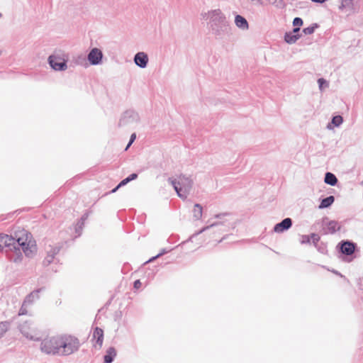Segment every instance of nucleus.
<instances>
[{
    "label": "nucleus",
    "mask_w": 363,
    "mask_h": 363,
    "mask_svg": "<svg viewBox=\"0 0 363 363\" xmlns=\"http://www.w3.org/2000/svg\"><path fill=\"white\" fill-rule=\"evenodd\" d=\"M16 247H21L26 256L28 257H33L37 250L35 241L32 239L31 234L26 230L22 231L19 235L16 234L15 237L0 234L1 250L5 248L6 252H10Z\"/></svg>",
    "instance_id": "nucleus-1"
},
{
    "label": "nucleus",
    "mask_w": 363,
    "mask_h": 363,
    "mask_svg": "<svg viewBox=\"0 0 363 363\" xmlns=\"http://www.w3.org/2000/svg\"><path fill=\"white\" fill-rule=\"evenodd\" d=\"M202 16L207 21L209 31L216 39L220 40L230 35V22L220 9L208 11Z\"/></svg>",
    "instance_id": "nucleus-2"
},
{
    "label": "nucleus",
    "mask_w": 363,
    "mask_h": 363,
    "mask_svg": "<svg viewBox=\"0 0 363 363\" xmlns=\"http://www.w3.org/2000/svg\"><path fill=\"white\" fill-rule=\"evenodd\" d=\"M168 182L172 185L177 196L182 200L187 199L194 184L193 180L189 177L183 174L179 175L177 179L169 177Z\"/></svg>",
    "instance_id": "nucleus-3"
},
{
    "label": "nucleus",
    "mask_w": 363,
    "mask_h": 363,
    "mask_svg": "<svg viewBox=\"0 0 363 363\" xmlns=\"http://www.w3.org/2000/svg\"><path fill=\"white\" fill-rule=\"evenodd\" d=\"M60 356H69L79 350L80 342L77 337L70 335H60Z\"/></svg>",
    "instance_id": "nucleus-4"
},
{
    "label": "nucleus",
    "mask_w": 363,
    "mask_h": 363,
    "mask_svg": "<svg viewBox=\"0 0 363 363\" xmlns=\"http://www.w3.org/2000/svg\"><path fill=\"white\" fill-rule=\"evenodd\" d=\"M40 350L47 354L60 356V335L44 339L41 342Z\"/></svg>",
    "instance_id": "nucleus-5"
},
{
    "label": "nucleus",
    "mask_w": 363,
    "mask_h": 363,
    "mask_svg": "<svg viewBox=\"0 0 363 363\" xmlns=\"http://www.w3.org/2000/svg\"><path fill=\"white\" fill-rule=\"evenodd\" d=\"M230 228V223H227V220H223L218 222H214L211 223L210 225L202 228L200 230L194 233L189 238L190 240L201 233L209 230V229H215V232H225Z\"/></svg>",
    "instance_id": "nucleus-6"
},
{
    "label": "nucleus",
    "mask_w": 363,
    "mask_h": 363,
    "mask_svg": "<svg viewBox=\"0 0 363 363\" xmlns=\"http://www.w3.org/2000/svg\"><path fill=\"white\" fill-rule=\"evenodd\" d=\"M63 245L64 243L59 242L55 245H49L46 247L47 255L43 261V265L44 267H48L54 262L55 256L60 252Z\"/></svg>",
    "instance_id": "nucleus-7"
},
{
    "label": "nucleus",
    "mask_w": 363,
    "mask_h": 363,
    "mask_svg": "<svg viewBox=\"0 0 363 363\" xmlns=\"http://www.w3.org/2000/svg\"><path fill=\"white\" fill-rule=\"evenodd\" d=\"M48 62L55 71H65L67 68V60L56 53L50 55Z\"/></svg>",
    "instance_id": "nucleus-8"
},
{
    "label": "nucleus",
    "mask_w": 363,
    "mask_h": 363,
    "mask_svg": "<svg viewBox=\"0 0 363 363\" xmlns=\"http://www.w3.org/2000/svg\"><path fill=\"white\" fill-rule=\"evenodd\" d=\"M140 117L138 113L133 109L125 111L121 116L118 125L126 126L136 123L139 121Z\"/></svg>",
    "instance_id": "nucleus-9"
},
{
    "label": "nucleus",
    "mask_w": 363,
    "mask_h": 363,
    "mask_svg": "<svg viewBox=\"0 0 363 363\" xmlns=\"http://www.w3.org/2000/svg\"><path fill=\"white\" fill-rule=\"evenodd\" d=\"M322 226L323 233L325 235L334 234L341 228V225L337 221L330 220L326 216L322 218Z\"/></svg>",
    "instance_id": "nucleus-10"
},
{
    "label": "nucleus",
    "mask_w": 363,
    "mask_h": 363,
    "mask_svg": "<svg viewBox=\"0 0 363 363\" xmlns=\"http://www.w3.org/2000/svg\"><path fill=\"white\" fill-rule=\"evenodd\" d=\"M103 57L102 51L97 48H94L88 53L86 60L91 65H99L101 64Z\"/></svg>",
    "instance_id": "nucleus-11"
},
{
    "label": "nucleus",
    "mask_w": 363,
    "mask_h": 363,
    "mask_svg": "<svg viewBox=\"0 0 363 363\" xmlns=\"http://www.w3.org/2000/svg\"><path fill=\"white\" fill-rule=\"evenodd\" d=\"M338 246L342 254L350 256L354 252L357 245L350 240H342L338 244Z\"/></svg>",
    "instance_id": "nucleus-12"
},
{
    "label": "nucleus",
    "mask_w": 363,
    "mask_h": 363,
    "mask_svg": "<svg viewBox=\"0 0 363 363\" xmlns=\"http://www.w3.org/2000/svg\"><path fill=\"white\" fill-rule=\"evenodd\" d=\"M292 223L291 218H286L274 226V231L278 233H283L289 230L292 226Z\"/></svg>",
    "instance_id": "nucleus-13"
},
{
    "label": "nucleus",
    "mask_w": 363,
    "mask_h": 363,
    "mask_svg": "<svg viewBox=\"0 0 363 363\" xmlns=\"http://www.w3.org/2000/svg\"><path fill=\"white\" fill-rule=\"evenodd\" d=\"M135 64L140 68H145L148 63V56L144 52H138L134 56Z\"/></svg>",
    "instance_id": "nucleus-14"
},
{
    "label": "nucleus",
    "mask_w": 363,
    "mask_h": 363,
    "mask_svg": "<svg viewBox=\"0 0 363 363\" xmlns=\"http://www.w3.org/2000/svg\"><path fill=\"white\" fill-rule=\"evenodd\" d=\"M43 290V288H40L36 290L33 291L29 294H28L23 303V306H27L28 305L32 304L35 301L39 299L40 296L39 294Z\"/></svg>",
    "instance_id": "nucleus-15"
},
{
    "label": "nucleus",
    "mask_w": 363,
    "mask_h": 363,
    "mask_svg": "<svg viewBox=\"0 0 363 363\" xmlns=\"http://www.w3.org/2000/svg\"><path fill=\"white\" fill-rule=\"evenodd\" d=\"M93 341L95 342L94 347L99 346L100 348L102 346L104 341V331L101 328L96 327L93 332Z\"/></svg>",
    "instance_id": "nucleus-16"
},
{
    "label": "nucleus",
    "mask_w": 363,
    "mask_h": 363,
    "mask_svg": "<svg viewBox=\"0 0 363 363\" xmlns=\"http://www.w3.org/2000/svg\"><path fill=\"white\" fill-rule=\"evenodd\" d=\"M30 325L31 323L29 321H25L19 325V330L21 334L29 340H34V337L32 335L30 330Z\"/></svg>",
    "instance_id": "nucleus-17"
},
{
    "label": "nucleus",
    "mask_w": 363,
    "mask_h": 363,
    "mask_svg": "<svg viewBox=\"0 0 363 363\" xmlns=\"http://www.w3.org/2000/svg\"><path fill=\"white\" fill-rule=\"evenodd\" d=\"M116 350L113 347H110L107 349L105 355L104 356V363H112L116 357Z\"/></svg>",
    "instance_id": "nucleus-18"
},
{
    "label": "nucleus",
    "mask_w": 363,
    "mask_h": 363,
    "mask_svg": "<svg viewBox=\"0 0 363 363\" xmlns=\"http://www.w3.org/2000/svg\"><path fill=\"white\" fill-rule=\"evenodd\" d=\"M235 26L242 29V30H247L249 28V24L245 18H244L241 15H236L235 17Z\"/></svg>",
    "instance_id": "nucleus-19"
},
{
    "label": "nucleus",
    "mask_w": 363,
    "mask_h": 363,
    "mask_svg": "<svg viewBox=\"0 0 363 363\" xmlns=\"http://www.w3.org/2000/svg\"><path fill=\"white\" fill-rule=\"evenodd\" d=\"M301 35L294 34L291 32H286L284 34V40L288 44H294L300 38Z\"/></svg>",
    "instance_id": "nucleus-20"
},
{
    "label": "nucleus",
    "mask_w": 363,
    "mask_h": 363,
    "mask_svg": "<svg viewBox=\"0 0 363 363\" xmlns=\"http://www.w3.org/2000/svg\"><path fill=\"white\" fill-rule=\"evenodd\" d=\"M335 201V197L333 196H329L320 201V203L318 206V208L324 209L330 207Z\"/></svg>",
    "instance_id": "nucleus-21"
},
{
    "label": "nucleus",
    "mask_w": 363,
    "mask_h": 363,
    "mask_svg": "<svg viewBox=\"0 0 363 363\" xmlns=\"http://www.w3.org/2000/svg\"><path fill=\"white\" fill-rule=\"evenodd\" d=\"M324 182L330 186H335L338 182L336 176L331 172H326L325 174Z\"/></svg>",
    "instance_id": "nucleus-22"
},
{
    "label": "nucleus",
    "mask_w": 363,
    "mask_h": 363,
    "mask_svg": "<svg viewBox=\"0 0 363 363\" xmlns=\"http://www.w3.org/2000/svg\"><path fill=\"white\" fill-rule=\"evenodd\" d=\"M11 252H13L14 255L12 257H11V258H10L11 261H12L15 263L21 262L23 259L22 248L16 247V250H13Z\"/></svg>",
    "instance_id": "nucleus-23"
},
{
    "label": "nucleus",
    "mask_w": 363,
    "mask_h": 363,
    "mask_svg": "<svg viewBox=\"0 0 363 363\" xmlns=\"http://www.w3.org/2000/svg\"><path fill=\"white\" fill-rule=\"evenodd\" d=\"M340 10H347L352 11L354 10L353 0H341V4L339 6Z\"/></svg>",
    "instance_id": "nucleus-24"
},
{
    "label": "nucleus",
    "mask_w": 363,
    "mask_h": 363,
    "mask_svg": "<svg viewBox=\"0 0 363 363\" xmlns=\"http://www.w3.org/2000/svg\"><path fill=\"white\" fill-rule=\"evenodd\" d=\"M203 214L202 206L199 203H196L193 209V217L195 220H199L201 218Z\"/></svg>",
    "instance_id": "nucleus-25"
},
{
    "label": "nucleus",
    "mask_w": 363,
    "mask_h": 363,
    "mask_svg": "<svg viewBox=\"0 0 363 363\" xmlns=\"http://www.w3.org/2000/svg\"><path fill=\"white\" fill-rule=\"evenodd\" d=\"M11 327L10 321H2L0 322V338H1L4 334L9 330Z\"/></svg>",
    "instance_id": "nucleus-26"
},
{
    "label": "nucleus",
    "mask_w": 363,
    "mask_h": 363,
    "mask_svg": "<svg viewBox=\"0 0 363 363\" xmlns=\"http://www.w3.org/2000/svg\"><path fill=\"white\" fill-rule=\"evenodd\" d=\"M86 58L84 55H80L73 59V62L76 65H86Z\"/></svg>",
    "instance_id": "nucleus-27"
},
{
    "label": "nucleus",
    "mask_w": 363,
    "mask_h": 363,
    "mask_svg": "<svg viewBox=\"0 0 363 363\" xmlns=\"http://www.w3.org/2000/svg\"><path fill=\"white\" fill-rule=\"evenodd\" d=\"M318 27V25L317 23H313L310 26L305 28L303 29L302 32L305 35H311L313 34L315 31V29Z\"/></svg>",
    "instance_id": "nucleus-28"
},
{
    "label": "nucleus",
    "mask_w": 363,
    "mask_h": 363,
    "mask_svg": "<svg viewBox=\"0 0 363 363\" xmlns=\"http://www.w3.org/2000/svg\"><path fill=\"white\" fill-rule=\"evenodd\" d=\"M343 122V118L340 115L335 116L332 118L331 123L334 126L338 127Z\"/></svg>",
    "instance_id": "nucleus-29"
},
{
    "label": "nucleus",
    "mask_w": 363,
    "mask_h": 363,
    "mask_svg": "<svg viewBox=\"0 0 363 363\" xmlns=\"http://www.w3.org/2000/svg\"><path fill=\"white\" fill-rule=\"evenodd\" d=\"M318 84L319 89L320 90H323V89L325 88V87H328V85H329L328 81H326L323 78H319L318 79Z\"/></svg>",
    "instance_id": "nucleus-30"
},
{
    "label": "nucleus",
    "mask_w": 363,
    "mask_h": 363,
    "mask_svg": "<svg viewBox=\"0 0 363 363\" xmlns=\"http://www.w3.org/2000/svg\"><path fill=\"white\" fill-rule=\"evenodd\" d=\"M312 240V242L314 246H317V244H318V242L320 240V236L316 233H311V240Z\"/></svg>",
    "instance_id": "nucleus-31"
},
{
    "label": "nucleus",
    "mask_w": 363,
    "mask_h": 363,
    "mask_svg": "<svg viewBox=\"0 0 363 363\" xmlns=\"http://www.w3.org/2000/svg\"><path fill=\"white\" fill-rule=\"evenodd\" d=\"M318 251L322 254H325L327 252L326 245L324 243L317 244V246H315Z\"/></svg>",
    "instance_id": "nucleus-32"
},
{
    "label": "nucleus",
    "mask_w": 363,
    "mask_h": 363,
    "mask_svg": "<svg viewBox=\"0 0 363 363\" xmlns=\"http://www.w3.org/2000/svg\"><path fill=\"white\" fill-rule=\"evenodd\" d=\"M303 21L302 18H301L299 17H296L293 20L294 26L300 27L301 26L303 25Z\"/></svg>",
    "instance_id": "nucleus-33"
},
{
    "label": "nucleus",
    "mask_w": 363,
    "mask_h": 363,
    "mask_svg": "<svg viewBox=\"0 0 363 363\" xmlns=\"http://www.w3.org/2000/svg\"><path fill=\"white\" fill-rule=\"evenodd\" d=\"M301 244H310L311 243V235H302L301 240Z\"/></svg>",
    "instance_id": "nucleus-34"
},
{
    "label": "nucleus",
    "mask_w": 363,
    "mask_h": 363,
    "mask_svg": "<svg viewBox=\"0 0 363 363\" xmlns=\"http://www.w3.org/2000/svg\"><path fill=\"white\" fill-rule=\"evenodd\" d=\"M229 215L230 213H221L214 215V218L222 220L223 219L224 217L228 216Z\"/></svg>",
    "instance_id": "nucleus-35"
},
{
    "label": "nucleus",
    "mask_w": 363,
    "mask_h": 363,
    "mask_svg": "<svg viewBox=\"0 0 363 363\" xmlns=\"http://www.w3.org/2000/svg\"><path fill=\"white\" fill-rule=\"evenodd\" d=\"M252 3H256L258 5L264 6L266 4L267 0H249Z\"/></svg>",
    "instance_id": "nucleus-36"
},
{
    "label": "nucleus",
    "mask_w": 363,
    "mask_h": 363,
    "mask_svg": "<svg viewBox=\"0 0 363 363\" xmlns=\"http://www.w3.org/2000/svg\"><path fill=\"white\" fill-rule=\"evenodd\" d=\"M83 225H84L83 222L79 221V223H77V226L76 228V233H78L79 235H80L79 230H82Z\"/></svg>",
    "instance_id": "nucleus-37"
},
{
    "label": "nucleus",
    "mask_w": 363,
    "mask_h": 363,
    "mask_svg": "<svg viewBox=\"0 0 363 363\" xmlns=\"http://www.w3.org/2000/svg\"><path fill=\"white\" fill-rule=\"evenodd\" d=\"M170 250H167L165 248L162 249L160 252L157 255V257H160L161 256H162V255L167 254V252H169Z\"/></svg>",
    "instance_id": "nucleus-38"
},
{
    "label": "nucleus",
    "mask_w": 363,
    "mask_h": 363,
    "mask_svg": "<svg viewBox=\"0 0 363 363\" xmlns=\"http://www.w3.org/2000/svg\"><path fill=\"white\" fill-rule=\"evenodd\" d=\"M142 285L141 281L139 279H137L133 283V287L136 289H139Z\"/></svg>",
    "instance_id": "nucleus-39"
},
{
    "label": "nucleus",
    "mask_w": 363,
    "mask_h": 363,
    "mask_svg": "<svg viewBox=\"0 0 363 363\" xmlns=\"http://www.w3.org/2000/svg\"><path fill=\"white\" fill-rule=\"evenodd\" d=\"M128 177H130V180L133 181L138 178V174L133 173V174H130Z\"/></svg>",
    "instance_id": "nucleus-40"
},
{
    "label": "nucleus",
    "mask_w": 363,
    "mask_h": 363,
    "mask_svg": "<svg viewBox=\"0 0 363 363\" xmlns=\"http://www.w3.org/2000/svg\"><path fill=\"white\" fill-rule=\"evenodd\" d=\"M127 184H128V182H127L126 179L125 178L120 182L119 186L122 187V186L126 185Z\"/></svg>",
    "instance_id": "nucleus-41"
},
{
    "label": "nucleus",
    "mask_w": 363,
    "mask_h": 363,
    "mask_svg": "<svg viewBox=\"0 0 363 363\" xmlns=\"http://www.w3.org/2000/svg\"><path fill=\"white\" fill-rule=\"evenodd\" d=\"M300 31V28L299 27H296V26H294V28H293V30L291 33H294V34H298V32Z\"/></svg>",
    "instance_id": "nucleus-42"
},
{
    "label": "nucleus",
    "mask_w": 363,
    "mask_h": 363,
    "mask_svg": "<svg viewBox=\"0 0 363 363\" xmlns=\"http://www.w3.org/2000/svg\"><path fill=\"white\" fill-rule=\"evenodd\" d=\"M136 138V134L135 133H133L131 135H130V143H133L135 140Z\"/></svg>",
    "instance_id": "nucleus-43"
},
{
    "label": "nucleus",
    "mask_w": 363,
    "mask_h": 363,
    "mask_svg": "<svg viewBox=\"0 0 363 363\" xmlns=\"http://www.w3.org/2000/svg\"><path fill=\"white\" fill-rule=\"evenodd\" d=\"M121 186H119V184L115 187L113 188L111 191V193H115L118 191V189L119 188H121Z\"/></svg>",
    "instance_id": "nucleus-44"
},
{
    "label": "nucleus",
    "mask_w": 363,
    "mask_h": 363,
    "mask_svg": "<svg viewBox=\"0 0 363 363\" xmlns=\"http://www.w3.org/2000/svg\"><path fill=\"white\" fill-rule=\"evenodd\" d=\"M26 313V311L23 308V306H22L21 308L20 309V315H24Z\"/></svg>",
    "instance_id": "nucleus-45"
},
{
    "label": "nucleus",
    "mask_w": 363,
    "mask_h": 363,
    "mask_svg": "<svg viewBox=\"0 0 363 363\" xmlns=\"http://www.w3.org/2000/svg\"><path fill=\"white\" fill-rule=\"evenodd\" d=\"M157 258H159V257H157V255H155V256L151 257L148 261H147V262H152Z\"/></svg>",
    "instance_id": "nucleus-46"
},
{
    "label": "nucleus",
    "mask_w": 363,
    "mask_h": 363,
    "mask_svg": "<svg viewBox=\"0 0 363 363\" xmlns=\"http://www.w3.org/2000/svg\"><path fill=\"white\" fill-rule=\"evenodd\" d=\"M87 218V215L84 214V216H82V218H81V220L79 222H83L84 221V220H86Z\"/></svg>",
    "instance_id": "nucleus-47"
},
{
    "label": "nucleus",
    "mask_w": 363,
    "mask_h": 363,
    "mask_svg": "<svg viewBox=\"0 0 363 363\" xmlns=\"http://www.w3.org/2000/svg\"><path fill=\"white\" fill-rule=\"evenodd\" d=\"M333 272L337 275L342 277V274L336 270H333Z\"/></svg>",
    "instance_id": "nucleus-48"
},
{
    "label": "nucleus",
    "mask_w": 363,
    "mask_h": 363,
    "mask_svg": "<svg viewBox=\"0 0 363 363\" xmlns=\"http://www.w3.org/2000/svg\"><path fill=\"white\" fill-rule=\"evenodd\" d=\"M131 145H132V143H130V141H129L128 145H127V146H126V147H125V150H128L130 147Z\"/></svg>",
    "instance_id": "nucleus-49"
},
{
    "label": "nucleus",
    "mask_w": 363,
    "mask_h": 363,
    "mask_svg": "<svg viewBox=\"0 0 363 363\" xmlns=\"http://www.w3.org/2000/svg\"><path fill=\"white\" fill-rule=\"evenodd\" d=\"M225 239V236L223 237L218 242H221L223 240H224Z\"/></svg>",
    "instance_id": "nucleus-50"
},
{
    "label": "nucleus",
    "mask_w": 363,
    "mask_h": 363,
    "mask_svg": "<svg viewBox=\"0 0 363 363\" xmlns=\"http://www.w3.org/2000/svg\"><path fill=\"white\" fill-rule=\"evenodd\" d=\"M125 179H126V180H127L128 183V182H131V180H130V177H127Z\"/></svg>",
    "instance_id": "nucleus-51"
},
{
    "label": "nucleus",
    "mask_w": 363,
    "mask_h": 363,
    "mask_svg": "<svg viewBox=\"0 0 363 363\" xmlns=\"http://www.w3.org/2000/svg\"><path fill=\"white\" fill-rule=\"evenodd\" d=\"M361 184L363 186V181L362 182Z\"/></svg>",
    "instance_id": "nucleus-52"
},
{
    "label": "nucleus",
    "mask_w": 363,
    "mask_h": 363,
    "mask_svg": "<svg viewBox=\"0 0 363 363\" xmlns=\"http://www.w3.org/2000/svg\"><path fill=\"white\" fill-rule=\"evenodd\" d=\"M0 17H1V13H0Z\"/></svg>",
    "instance_id": "nucleus-53"
}]
</instances>
